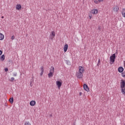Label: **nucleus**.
<instances>
[{"mask_svg": "<svg viewBox=\"0 0 125 125\" xmlns=\"http://www.w3.org/2000/svg\"><path fill=\"white\" fill-rule=\"evenodd\" d=\"M79 71L76 72V76L78 79H83V73L84 72V68L80 66L79 67Z\"/></svg>", "mask_w": 125, "mask_h": 125, "instance_id": "obj_1", "label": "nucleus"}, {"mask_svg": "<svg viewBox=\"0 0 125 125\" xmlns=\"http://www.w3.org/2000/svg\"><path fill=\"white\" fill-rule=\"evenodd\" d=\"M120 85V87L121 88V92L123 95H125V80H121Z\"/></svg>", "mask_w": 125, "mask_h": 125, "instance_id": "obj_2", "label": "nucleus"}, {"mask_svg": "<svg viewBox=\"0 0 125 125\" xmlns=\"http://www.w3.org/2000/svg\"><path fill=\"white\" fill-rule=\"evenodd\" d=\"M116 60V54H113L110 57V64H114L115 61Z\"/></svg>", "mask_w": 125, "mask_h": 125, "instance_id": "obj_3", "label": "nucleus"}, {"mask_svg": "<svg viewBox=\"0 0 125 125\" xmlns=\"http://www.w3.org/2000/svg\"><path fill=\"white\" fill-rule=\"evenodd\" d=\"M83 86L84 90H86V91H87V92L89 91V88L86 84H83Z\"/></svg>", "mask_w": 125, "mask_h": 125, "instance_id": "obj_4", "label": "nucleus"}, {"mask_svg": "<svg viewBox=\"0 0 125 125\" xmlns=\"http://www.w3.org/2000/svg\"><path fill=\"white\" fill-rule=\"evenodd\" d=\"M54 37H55V32L52 31L51 35L50 36V40H53V39H54Z\"/></svg>", "mask_w": 125, "mask_h": 125, "instance_id": "obj_5", "label": "nucleus"}, {"mask_svg": "<svg viewBox=\"0 0 125 125\" xmlns=\"http://www.w3.org/2000/svg\"><path fill=\"white\" fill-rule=\"evenodd\" d=\"M56 83L58 88H60V87H61V85H62V82L57 81Z\"/></svg>", "mask_w": 125, "mask_h": 125, "instance_id": "obj_6", "label": "nucleus"}, {"mask_svg": "<svg viewBox=\"0 0 125 125\" xmlns=\"http://www.w3.org/2000/svg\"><path fill=\"white\" fill-rule=\"evenodd\" d=\"M93 14H97L98 13V10L97 9H94L91 11Z\"/></svg>", "mask_w": 125, "mask_h": 125, "instance_id": "obj_7", "label": "nucleus"}, {"mask_svg": "<svg viewBox=\"0 0 125 125\" xmlns=\"http://www.w3.org/2000/svg\"><path fill=\"white\" fill-rule=\"evenodd\" d=\"M118 72L119 73H123L124 72V67L121 66L118 68Z\"/></svg>", "mask_w": 125, "mask_h": 125, "instance_id": "obj_8", "label": "nucleus"}, {"mask_svg": "<svg viewBox=\"0 0 125 125\" xmlns=\"http://www.w3.org/2000/svg\"><path fill=\"white\" fill-rule=\"evenodd\" d=\"M30 106H35L36 105V101H31L30 102Z\"/></svg>", "mask_w": 125, "mask_h": 125, "instance_id": "obj_9", "label": "nucleus"}, {"mask_svg": "<svg viewBox=\"0 0 125 125\" xmlns=\"http://www.w3.org/2000/svg\"><path fill=\"white\" fill-rule=\"evenodd\" d=\"M21 8L22 6L20 4H17L16 6L17 10H20V9H21Z\"/></svg>", "mask_w": 125, "mask_h": 125, "instance_id": "obj_10", "label": "nucleus"}, {"mask_svg": "<svg viewBox=\"0 0 125 125\" xmlns=\"http://www.w3.org/2000/svg\"><path fill=\"white\" fill-rule=\"evenodd\" d=\"M63 50L64 52H66L68 50V44H66L63 47Z\"/></svg>", "mask_w": 125, "mask_h": 125, "instance_id": "obj_11", "label": "nucleus"}, {"mask_svg": "<svg viewBox=\"0 0 125 125\" xmlns=\"http://www.w3.org/2000/svg\"><path fill=\"white\" fill-rule=\"evenodd\" d=\"M4 59H5V56L4 55H2V56L0 58V60L1 61H4Z\"/></svg>", "mask_w": 125, "mask_h": 125, "instance_id": "obj_12", "label": "nucleus"}, {"mask_svg": "<svg viewBox=\"0 0 125 125\" xmlns=\"http://www.w3.org/2000/svg\"><path fill=\"white\" fill-rule=\"evenodd\" d=\"M114 11L118 12L119 11V7L118 6H115L113 9Z\"/></svg>", "mask_w": 125, "mask_h": 125, "instance_id": "obj_13", "label": "nucleus"}, {"mask_svg": "<svg viewBox=\"0 0 125 125\" xmlns=\"http://www.w3.org/2000/svg\"><path fill=\"white\" fill-rule=\"evenodd\" d=\"M4 39V35L3 34L0 33V41H2Z\"/></svg>", "mask_w": 125, "mask_h": 125, "instance_id": "obj_14", "label": "nucleus"}, {"mask_svg": "<svg viewBox=\"0 0 125 125\" xmlns=\"http://www.w3.org/2000/svg\"><path fill=\"white\" fill-rule=\"evenodd\" d=\"M122 14V16L125 18V8L123 9Z\"/></svg>", "mask_w": 125, "mask_h": 125, "instance_id": "obj_15", "label": "nucleus"}, {"mask_svg": "<svg viewBox=\"0 0 125 125\" xmlns=\"http://www.w3.org/2000/svg\"><path fill=\"white\" fill-rule=\"evenodd\" d=\"M41 73L40 75L41 76H42V75H43V72H44L43 66L41 67Z\"/></svg>", "mask_w": 125, "mask_h": 125, "instance_id": "obj_16", "label": "nucleus"}, {"mask_svg": "<svg viewBox=\"0 0 125 125\" xmlns=\"http://www.w3.org/2000/svg\"><path fill=\"white\" fill-rule=\"evenodd\" d=\"M50 72L54 73V67L51 66L50 68Z\"/></svg>", "mask_w": 125, "mask_h": 125, "instance_id": "obj_17", "label": "nucleus"}, {"mask_svg": "<svg viewBox=\"0 0 125 125\" xmlns=\"http://www.w3.org/2000/svg\"><path fill=\"white\" fill-rule=\"evenodd\" d=\"M48 78H52L53 77V72H50L48 74Z\"/></svg>", "mask_w": 125, "mask_h": 125, "instance_id": "obj_18", "label": "nucleus"}, {"mask_svg": "<svg viewBox=\"0 0 125 125\" xmlns=\"http://www.w3.org/2000/svg\"><path fill=\"white\" fill-rule=\"evenodd\" d=\"M9 102L11 103V104H13L14 99L13 97H11L9 100Z\"/></svg>", "mask_w": 125, "mask_h": 125, "instance_id": "obj_19", "label": "nucleus"}, {"mask_svg": "<svg viewBox=\"0 0 125 125\" xmlns=\"http://www.w3.org/2000/svg\"><path fill=\"white\" fill-rule=\"evenodd\" d=\"M65 63L67 64V65H71V62L68 60L65 61Z\"/></svg>", "mask_w": 125, "mask_h": 125, "instance_id": "obj_20", "label": "nucleus"}, {"mask_svg": "<svg viewBox=\"0 0 125 125\" xmlns=\"http://www.w3.org/2000/svg\"><path fill=\"white\" fill-rule=\"evenodd\" d=\"M24 125H31V123H30L29 122H26L24 123Z\"/></svg>", "mask_w": 125, "mask_h": 125, "instance_id": "obj_21", "label": "nucleus"}, {"mask_svg": "<svg viewBox=\"0 0 125 125\" xmlns=\"http://www.w3.org/2000/svg\"><path fill=\"white\" fill-rule=\"evenodd\" d=\"M122 76L123 78H125V72H123L122 73Z\"/></svg>", "mask_w": 125, "mask_h": 125, "instance_id": "obj_22", "label": "nucleus"}, {"mask_svg": "<svg viewBox=\"0 0 125 125\" xmlns=\"http://www.w3.org/2000/svg\"><path fill=\"white\" fill-rule=\"evenodd\" d=\"M15 79L14 77H12L11 78V80H9L10 82H13L14 81Z\"/></svg>", "mask_w": 125, "mask_h": 125, "instance_id": "obj_23", "label": "nucleus"}, {"mask_svg": "<svg viewBox=\"0 0 125 125\" xmlns=\"http://www.w3.org/2000/svg\"><path fill=\"white\" fill-rule=\"evenodd\" d=\"M94 2H95V3H96V4H98V3H99V1L94 0Z\"/></svg>", "mask_w": 125, "mask_h": 125, "instance_id": "obj_24", "label": "nucleus"}, {"mask_svg": "<svg viewBox=\"0 0 125 125\" xmlns=\"http://www.w3.org/2000/svg\"><path fill=\"white\" fill-rule=\"evenodd\" d=\"M13 77H16L17 76V73L15 72L14 73H13Z\"/></svg>", "mask_w": 125, "mask_h": 125, "instance_id": "obj_25", "label": "nucleus"}, {"mask_svg": "<svg viewBox=\"0 0 125 125\" xmlns=\"http://www.w3.org/2000/svg\"><path fill=\"white\" fill-rule=\"evenodd\" d=\"M14 39H15V37L14 36H12L11 40H13Z\"/></svg>", "mask_w": 125, "mask_h": 125, "instance_id": "obj_26", "label": "nucleus"}, {"mask_svg": "<svg viewBox=\"0 0 125 125\" xmlns=\"http://www.w3.org/2000/svg\"><path fill=\"white\" fill-rule=\"evenodd\" d=\"M99 63H100V59H99L98 63L97 64V66H99Z\"/></svg>", "mask_w": 125, "mask_h": 125, "instance_id": "obj_27", "label": "nucleus"}, {"mask_svg": "<svg viewBox=\"0 0 125 125\" xmlns=\"http://www.w3.org/2000/svg\"><path fill=\"white\" fill-rule=\"evenodd\" d=\"M8 68H5V72H8Z\"/></svg>", "mask_w": 125, "mask_h": 125, "instance_id": "obj_28", "label": "nucleus"}, {"mask_svg": "<svg viewBox=\"0 0 125 125\" xmlns=\"http://www.w3.org/2000/svg\"><path fill=\"white\" fill-rule=\"evenodd\" d=\"M2 54V51L1 50H0V56Z\"/></svg>", "mask_w": 125, "mask_h": 125, "instance_id": "obj_29", "label": "nucleus"}, {"mask_svg": "<svg viewBox=\"0 0 125 125\" xmlns=\"http://www.w3.org/2000/svg\"><path fill=\"white\" fill-rule=\"evenodd\" d=\"M118 50H116V52H115V53H114V54H115V55H116H116H118Z\"/></svg>", "mask_w": 125, "mask_h": 125, "instance_id": "obj_30", "label": "nucleus"}, {"mask_svg": "<svg viewBox=\"0 0 125 125\" xmlns=\"http://www.w3.org/2000/svg\"><path fill=\"white\" fill-rule=\"evenodd\" d=\"M82 94H83V93H82V92H80L79 93V96H82Z\"/></svg>", "mask_w": 125, "mask_h": 125, "instance_id": "obj_31", "label": "nucleus"}, {"mask_svg": "<svg viewBox=\"0 0 125 125\" xmlns=\"http://www.w3.org/2000/svg\"><path fill=\"white\" fill-rule=\"evenodd\" d=\"M104 0H98V1H99V2H101L102 1H103Z\"/></svg>", "mask_w": 125, "mask_h": 125, "instance_id": "obj_32", "label": "nucleus"}, {"mask_svg": "<svg viewBox=\"0 0 125 125\" xmlns=\"http://www.w3.org/2000/svg\"><path fill=\"white\" fill-rule=\"evenodd\" d=\"M98 29L99 31H100V30H101V28H100V27H99L98 28Z\"/></svg>", "mask_w": 125, "mask_h": 125, "instance_id": "obj_33", "label": "nucleus"}, {"mask_svg": "<svg viewBox=\"0 0 125 125\" xmlns=\"http://www.w3.org/2000/svg\"><path fill=\"white\" fill-rule=\"evenodd\" d=\"M90 17V19H91V18L92 17V16H89Z\"/></svg>", "mask_w": 125, "mask_h": 125, "instance_id": "obj_34", "label": "nucleus"}, {"mask_svg": "<svg viewBox=\"0 0 125 125\" xmlns=\"http://www.w3.org/2000/svg\"><path fill=\"white\" fill-rule=\"evenodd\" d=\"M1 18H2V19H3L4 17H3V16H2V17H1Z\"/></svg>", "mask_w": 125, "mask_h": 125, "instance_id": "obj_35", "label": "nucleus"}]
</instances>
